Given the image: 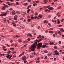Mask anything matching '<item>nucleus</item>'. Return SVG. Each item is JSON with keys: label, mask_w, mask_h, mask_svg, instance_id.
<instances>
[{"label": "nucleus", "mask_w": 64, "mask_h": 64, "mask_svg": "<svg viewBox=\"0 0 64 64\" xmlns=\"http://www.w3.org/2000/svg\"><path fill=\"white\" fill-rule=\"evenodd\" d=\"M50 45H52L54 44V43H53V42H50Z\"/></svg>", "instance_id": "15"}, {"label": "nucleus", "mask_w": 64, "mask_h": 64, "mask_svg": "<svg viewBox=\"0 0 64 64\" xmlns=\"http://www.w3.org/2000/svg\"><path fill=\"white\" fill-rule=\"evenodd\" d=\"M29 36L30 37H32V35L31 34H29Z\"/></svg>", "instance_id": "28"}, {"label": "nucleus", "mask_w": 64, "mask_h": 64, "mask_svg": "<svg viewBox=\"0 0 64 64\" xmlns=\"http://www.w3.org/2000/svg\"><path fill=\"white\" fill-rule=\"evenodd\" d=\"M16 38H18L20 37V36H19L16 35Z\"/></svg>", "instance_id": "22"}, {"label": "nucleus", "mask_w": 64, "mask_h": 64, "mask_svg": "<svg viewBox=\"0 0 64 64\" xmlns=\"http://www.w3.org/2000/svg\"><path fill=\"white\" fill-rule=\"evenodd\" d=\"M8 5H13V4L12 3L9 4L8 3Z\"/></svg>", "instance_id": "18"}, {"label": "nucleus", "mask_w": 64, "mask_h": 64, "mask_svg": "<svg viewBox=\"0 0 64 64\" xmlns=\"http://www.w3.org/2000/svg\"><path fill=\"white\" fill-rule=\"evenodd\" d=\"M38 37H40V38H41V36L40 35L38 36Z\"/></svg>", "instance_id": "43"}, {"label": "nucleus", "mask_w": 64, "mask_h": 64, "mask_svg": "<svg viewBox=\"0 0 64 64\" xmlns=\"http://www.w3.org/2000/svg\"><path fill=\"white\" fill-rule=\"evenodd\" d=\"M48 43L47 42L45 43V45L46 46V45H48Z\"/></svg>", "instance_id": "32"}, {"label": "nucleus", "mask_w": 64, "mask_h": 64, "mask_svg": "<svg viewBox=\"0 0 64 64\" xmlns=\"http://www.w3.org/2000/svg\"><path fill=\"white\" fill-rule=\"evenodd\" d=\"M42 46V43L40 42L38 43L37 47V49H40V47H41Z\"/></svg>", "instance_id": "2"}, {"label": "nucleus", "mask_w": 64, "mask_h": 64, "mask_svg": "<svg viewBox=\"0 0 64 64\" xmlns=\"http://www.w3.org/2000/svg\"><path fill=\"white\" fill-rule=\"evenodd\" d=\"M3 49H4L5 48V47L4 46H3L2 47Z\"/></svg>", "instance_id": "27"}, {"label": "nucleus", "mask_w": 64, "mask_h": 64, "mask_svg": "<svg viewBox=\"0 0 64 64\" xmlns=\"http://www.w3.org/2000/svg\"><path fill=\"white\" fill-rule=\"evenodd\" d=\"M59 44H61V41H60L59 42Z\"/></svg>", "instance_id": "40"}, {"label": "nucleus", "mask_w": 64, "mask_h": 64, "mask_svg": "<svg viewBox=\"0 0 64 64\" xmlns=\"http://www.w3.org/2000/svg\"><path fill=\"white\" fill-rule=\"evenodd\" d=\"M16 5H19V2H16Z\"/></svg>", "instance_id": "21"}, {"label": "nucleus", "mask_w": 64, "mask_h": 64, "mask_svg": "<svg viewBox=\"0 0 64 64\" xmlns=\"http://www.w3.org/2000/svg\"><path fill=\"white\" fill-rule=\"evenodd\" d=\"M23 54H24V52L22 53L21 54H20L19 56V57H21V56H22V55H23Z\"/></svg>", "instance_id": "14"}, {"label": "nucleus", "mask_w": 64, "mask_h": 64, "mask_svg": "<svg viewBox=\"0 0 64 64\" xmlns=\"http://www.w3.org/2000/svg\"><path fill=\"white\" fill-rule=\"evenodd\" d=\"M48 9L50 10H53V8L52 7H50L48 8Z\"/></svg>", "instance_id": "8"}, {"label": "nucleus", "mask_w": 64, "mask_h": 64, "mask_svg": "<svg viewBox=\"0 0 64 64\" xmlns=\"http://www.w3.org/2000/svg\"><path fill=\"white\" fill-rule=\"evenodd\" d=\"M29 35H30L29 34H27V36H28V37H29Z\"/></svg>", "instance_id": "62"}, {"label": "nucleus", "mask_w": 64, "mask_h": 64, "mask_svg": "<svg viewBox=\"0 0 64 64\" xmlns=\"http://www.w3.org/2000/svg\"><path fill=\"white\" fill-rule=\"evenodd\" d=\"M38 17H40V18H42V16H38Z\"/></svg>", "instance_id": "41"}, {"label": "nucleus", "mask_w": 64, "mask_h": 64, "mask_svg": "<svg viewBox=\"0 0 64 64\" xmlns=\"http://www.w3.org/2000/svg\"><path fill=\"white\" fill-rule=\"evenodd\" d=\"M31 21V19H28V22H30Z\"/></svg>", "instance_id": "30"}, {"label": "nucleus", "mask_w": 64, "mask_h": 64, "mask_svg": "<svg viewBox=\"0 0 64 64\" xmlns=\"http://www.w3.org/2000/svg\"><path fill=\"white\" fill-rule=\"evenodd\" d=\"M59 52H57L56 53L54 54V55H59Z\"/></svg>", "instance_id": "12"}, {"label": "nucleus", "mask_w": 64, "mask_h": 64, "mask_svg": "<svg viewBox=\"0 0 64 64\" xmlns=\"http://www.w3.org/2000/svg\"><path fill=\"white\" fill-rule=\"evenodd\" d=\"M22 59L23 61H24V60H26V58L24 57H22Z\"/></svg>", "instance_id": "10"}, {"label": "nucleus", "mask_w": 64, "mask_h": 64, "mask_svg": "<svg viewBox=\"0 0 64 64\" xmlns=\"http://www.w3.org/2000/svg\"><path fill=\"white\" fill-rule=\"evenodd\" d=\"M44 23H47V22H48L47 21L45 20L44 21Z\"/></svg>", "instance_id": "24"}, {"label": "nucleus", "mask_w": 64, "mask_h": 64, "mask_svg": "<svg viewBox=\"0 0 64 64\" xmlns=\"http://www.w3.org/2000/svg\"><path fill=\"white\" fill-rule=\"evenodd\" d=\"M34 19H37V16H35L34 17Z\"/></svg>", "instance_id": "20"}, {"label": "nucleus", "mask_w": 64, "mask_h": 64, "mask_svg": "<svg viewBox=\"0 0 64 64\" xmlns=\"http://www.w3.org/2000/svg\"><path fill=\"white\" fill-rule=\"evenodd\" d=\"M43 40V39L42 38H41V39H40L39 40H36V42H39L40 41H42Z\"/></svg>", "instance_id": "6"}, {"label": "nucleus", "mask_w": 64, "mask_h": 64, "mask_svg": "<svg viewBox=\"0 0 64 64\" xmlns=\"http://www.w3.org/2000/svg\"><path fill=\"white\" fill-rule=\"evenodd\" d=\"M60 13H59V12H58L57 13V15H59Z\"/></svg>", "instance_id": "52"}, {"label": "nucleus", "mask_w": 64, "mask_h": 64, "mask_svg": "<svg viewBox=\"0 0 64 64\" xmlns=\"http://www.w3.org/2000/svg\"><path fill=\"white\" fill-rule=\"evenodd\" d=\"M49 30H51V31L52 30H53V28H50Z\"/></svg>", "instance_id": "29"}, {"label": "nucleus", "mask_w": 64, "mask_h": 64, "mask_svg": "<svg viewBox=\"0 0 64 64\" xmlns=\"http://www.w3.org/2000/svg\"><path fill=\"white\" fill-rule=\"evenodd\" d=\"M14 26V27H16V24H14L13 25Z\"/></svg>", "instance_id": "59"}, {"label": "nucleus", "mask_w": 64, "mask_h": 64, "mask_svg": "<svg viewBox=\"0 0 64 64\" xmlns=\"http://www.w3.org/2000/svg\"><path fill=\"white\" fill-rule=\"evenodd\" d=\"M58 26L59 27H61V26H62V25L60 24Z\"/></svg>", "instance_id": "39"}, {"label": "nucleus", "mask_w": 64, "mask_h": 64, "mask_svg": "<svg viewBox=\"0 0 64 64\" xmlns=\"http://www.w3.org/2000/svg\"><path fill=\"white\" fill-rule=\"evenodd\" d=\"M48 11V10L47 9L46 10H45V12H47V11Z\"/></svg>", "instance_id": "46"}, {"label": "nucleus", "mask_w": 64, "mask_h": 64, "mask_svg": "<svg viewBox=\"0 0 64 64\" xmlns=\"http://www.w3.org/2000/svg\"><path fill=\"white\" fill-rule=\"evenodd\" d=\"M17 19V16L16 15L15 16H14V20H16Z\"/></svg>", "instance_id": "7"}, {"label": "nucleus", "mask_w": 64, "mask_h": 64, "mask_svg": "<svg viewBox=\"0 0 64 64\" xmlns=\"http://www.w3.org/2000/svg\"><path fill=\"white\" fill-rule=\"evenodd\" d=\"M7 13L6 12L4 13H2V14H1L0 15V16L2 17L3 16H6L7 15Z\"/></svg>", "instance_id": "3"}, {"label": "nucleus", "mask_w": 64, "mask_h": 64, "mask_svg": "<svg viewBox=\"0 0 64 64\" xmlns=\"http://www.w3.org/2000/svg\"><path fill=\"white\" fill-rule=\"evenodd\" d=\"M39 2L38 1H36V3H38Z\"/></svg>", "instance_id": "47"}, {"label": "nucleus", "mask_w": 64, "mask_h": 64, "mask_svg": "<svg viewBox=\"0 0 64 64\" xmlns=\"http://www.w3.org/2000/svg\"><path fill=\"white\" fill-rule=\"evenodd\" d=\"M28 42V41H24V43L27 42Z\"/></svg>", "instance_id": "33"}, {"label": "nucleus", "mask_w": 64, "mask_h": 64, "mask_svg": "<svg viewBox=\"0 0 64 64\" xmlns=\"http://www.w3.org/2000/svg\"><path fill=\"white\" fill-rule=\"evenodd\" d=\"M28 2H30L31 1V0H28Z\"/></svg>", "instance_id": "60"}, {"label": "nucleus", "mask_w": 64, "mask_h": 64, "mask_svg": "<svg viewBox=\"0 0 64 64\" xmlns=\"http://www.w3.org/2000/svg\"><path fill=\"white\" fill-rule=\"evenodd\" d=\"M54 48L55 49H57V46H54Z\"/></svg>", "instance_id": "31"}, {"label": "nucleus", "mask_w": 64, "mask_h": 64, "mask_svg": "<svg viewBox=\"0 0 64 64\" xmlns=\"http://www.w3.org/2000/svg\"><path fill=\"white\" fill-rule=\"evenodd\" d=\"M40 59V58H39L38 57L37 59V60H39Z\"/></svg>", "instance_id": "49"}, {"label": "nucleus", "mask_w": 64, "mask_h": 64, "mask_svg": "<svg viewBox=\"0 0 64 64\" xmlns=\"http://www.w3.org/2000/svg\"><path fill=\"white\" fill-rule=\"evenodd\" d=\"M58 9H60V8H61V6H58Z\"/></svg>", "instance_id": "25"}, {"label": "nucleus", "mask_w": 64, "mask_h": 64, "mask_svg": "<svg viewBox=\"0 0 64 64\" xmlns=\"http://www.w3.org/2000/svg\"><path fill=\"white\" fill-rule=\"evenodd\" d=\"M63 21H64V19H62L61 21V22H63Z\"/></svg>", "instance_id": "35"}, {"label": "nucleus", "mask_w": 64, "mask_h": 64, "mask_svg": "<svg viewBox=\"0 0 64 64\" xmlns=\"http://www.w3.org/2000/svg\"><path fill=\"white\" fill-rule=\"evenodd\" d=\"M2 37H3V38H5V37L4 36H1Z\"/></svg>", "instance_id": "57"}, {"label": "nucleus", "mask_w": 64, "mask_h": 64, "mask_svg": "<svg viewBox=\"0 0 64 64\" xmlns=\"http://www.w3.org/2000/svg\"><path fill=\"white\" fill-rule=\"evenodd\" d=\"M16 12L17 13H18V14H21V12H20L19 11H17Z\"/></svg>", "instance_id": "16"}, {"label": "nucleus", "mask_w": 64, "mask_h": 64, "mask_svg": "<svg viewBox=\"0 0 64 64\" xmlns=\"http://www.w3.org/2000/svg\"><path fill=\"white\" fill-rule=\"evenodd\" d=\"M11 52V51H10L9 52H8V53H10Z\"/></svg>", "instance_id": "64"}, {"label": "nucleus", "mask_w": 64, "mask_h": 64, "mask_svg": "<svg viewBox=\"0 0 64 64\" xmlns=\"http://www.w3.org/2000/svg\"><path fill=\"white\" fill-rule=\"evenodd\" d=\"M47 56H46L44 58L45 59H47Z\"/></svg>", "instance_id": "37"}, {"label": "nucleus", "mask_w": 64, "mask_h": 64, "mask_svg": "<svg viewBox=\"0 0 64 64\" xmlns=\"http://www.w3.org/2000/svg\"><path fill=\"white\" fill-rule=\"evenodd\" d=\"M58 24H60V20H59V19L58 20Z\"/></svg>", "instance_id": "13"}, {"label": "nucleus", "mask_w": 64, "mask_h": 64, "mask_svg": "<svg viewBox=\"0 0 64 64\" xmlns=\"http://www.w3.org/2000/svg\"><path fill=\"white\" fill-rule=\"evenodd\" d=\"M30 18L31 19H34V17H32Z\"/></svg>", "instance_id": "36"}, {"label": "nucleus", "mask_w": 64, "mask_h": 64, "mask_svg": "<svg viewBox=\"0 0 64 64\" xmlns=\"http://www.w3.org/2000/svg\"><path fill=\"white\" fill-rule=\"evenodd\" d=\"M54 61H56V60H57V59H56V58H54Z\"/></svg>", "instance_id": "54"}, {"label": "nucleus", "mask_w": 64, "mask_h": 64, "mask_svg": "<svg viewBox=\"0 0 64 64\" xmlns=\"http://www.w3.org/2000/svg\"><path fill=\"white\" fill-rule=\"evenodd\" d=\"M6 45H7V46H8V47H10V46L7 44H6Z\"/></svg>", "instance_id": "34"}, {"label": "nucleus", "mask_w": 64, "mask_h": 64, "mask_svg": "<svg viewBox=\"0 0 64 64\" xmlns=\"http://www.w3.org/2000/svg\"><path fill=\"white\" fill-rule=\"evenodd\" d=\"M43 46L44 47V48H45V47H46V45H45L43 44Z\"/></svg>", "instance_id": "23"}, {"label": "nucleus", "mask_w": 64, "mask_h": 64, "mask_svg": "<svg viewBox=\"0 0 64 64\" xmlns=\"http://www.w3.org/2000/svg\"><path fill=\"white\" fill-rule=\"evenodd\" d=\"M39 62H40V61H37L36 62V63H39Z\"/></svg>", "instance_id": "56"}, {"label": "nucleus", "mask_w": 64, "mask_h": 64, "mask_svg": "<svg viewBox=\"0 0 64 64\" xmlns=\"http://www.w3.org/2000/svg\"><path fill=\"white\" fill-rule=\"evenodd\" d=\"M37 42H34V44L32 45L31 47H30L29 48V50L31 49L32 51H33L36 48V46H37Z\"/></svg>", "instance_id": "1"}, {"label": "nucleus", "mask_w": 64, "mask_h": 64, "mask_svg": "<svg viewBox=\"0 0 64 64\" xmlns=\"http://www.w3.org/2000/svg\"><path fill=\"white\" fill-rule=\"evenodd\" d=\"M12 13L13 15H14L15 14V11L14 10L12 11Z\"/></svg>", "instance_id": "9"}, {"label": "nucleus", "mask_w": 64, "mask_h": 64, "mask_svg": "<svg viewBox=\"0 0 64 64\" xmlns=\"http://www.w3.org/2000/svg\"><path fill=\"white\" fill-rule=\"evenodd\" d=\"M3 50L5 51L7 50L6 49H4Z\"/></svg>", "instance_id": "53"}, {"label": "nucleus", "mask_w": 64, "mask_h": 64, "mask_svg": "<svg viewBox=\"0 0 64 64\" xmlns=\"http://www.w3.org/2000/svg\"><path fill=\"white\" fill-rule=\"evenodd\" d=\"M54 53H56V52H57V50H56L54 51Z\"/></svg>", "instance_id": "50"}, {"label": "nucleus", "mask_w": 64, "mask_h": 64, "mask_svg": "<svg viewBox=\"0 0 64 64\" xmlns=\"http://www.w3.org/2000/svg\"><path fill=\"white\" fill-rule=\"evenodd\" d=\"M4 20L5 22L6 21V19L5 18H4Z\"/></svg>", "instance_id": "63"}, {"label": "nucleus", "mask_w": 64, "mask_h": 64, "mask_svg": "<svg viewBox=\"0 0 64 64\" xmlns=\"http://www.w3.org/2000/svg\"><path fill=\"white\" fill-rule=\"evenodd\" d=\"M49 33H53V31H50L49 32Z\"/></svg>", "instance_id": "19"}, {"label": "nucleus", "mask_w": 64, "mask_h": 64, "mask_svg": "<svg viewBox=\"0 0 64 64\" xmlns=\"http://www.w3.org/2000/svg\"><path fill=\"white\" fill-rule=\"evenodd\" d=\"M8 7V6L7 5L4 6L2 8V9H3V10H5V8H6V7Z\"/></svg>", "instance_id": "5"}, {"label": "nucleus", "mask_w": 64, "mask_h": 64, "mask_svg": "<svg viewBox=\"0 0 64 64\" xmlns=\"http://www.w3.org/2000/svg\"><path fill=\"white\" fill-rule=\"evenodd\" d=\"M16 53V52H14L12 53V54H14V53Z\"/></svg>", "instance_id": "58"}, {"label": "nucleus", "mask_w": 64, "mask_h": 64, "mask_svg": "<svg viewBox=\"0 0 64 64\" xmlns=\"http://www.w3.org/2000/svg\"><path fill=\"white\" fill-rule=\"evenodd\" d=\"M10 42H11V43H12V42H13V40H10Z\"/></svg>", "instance_id": "38"}, {"label": "nucleus", "mask_w": 64, "mask_h": 64, "mask_svg": "<svg viewBox=\"0 0 64 64\" xmlns=\"http://www.w3.org/2000/svg\"><path fill=\"white\" fill-rule=\"evenodd\" d=\"M12 57V55H11L10 56L9 54L8 55V56H6L7 58H8V59H11V57Z\"/></svg>", "instance_id": "4"}, {"label": "nucleus", "mask_w": 64, "mask_h": 64, "mask_svg": "<svg viewBox=\"0 0 64 64\" xmlns=\"http://www.w3.org/2000/svg\"><path fill=\"white\" fill-rule=\"evenodd\" d=\"M48 2V0H44V2L45 3H47Z\"/></svg>", "instance_id": "11"}, {"label": "nucleus", "mask_w": 64, "mask_h": 64, "mask_svg": "<svg viewBox=\"0 0 64 64\" xmlns=\"http://www.w3.org/2000/svg\"><path fill=\"white\" fill-rule=\"evenodd\" d=\"M13 38H16V37L15 36H13Z\"/></svg>", "instance_id": "48"}, {"label": "nucleus", "mask_w": 64, "mask_h": 64, "mask_svg": "<svg viewBox=\"0 0 64 64\" xmlns=\"http://www.w3.org/2000/svg\"><path fill=\"white\" fill-rule=\"evenodd\" d=\"M27 62V61H24V63H26V62Z\"/></svg>", "instance_id": "55"}, {"label": "nucleus", "mask_w": 64, "mask_h": 64, "mask_svg": "<svg viewBox=\"0 0 64 64\" xmlns=\"http://www.w3.org/2000/svg\"><path fill=\"white\" fill-rule=\"evenodd\" d=\"M46 48H49V46H46Z\"/></svg>", "instance_id": "26"}, {"label": "nucleus", "mask_w": 64, "mask_h": 64, "mask_svg": "<svg viewBox=\"0 0 64 64\" xmlns=\"http://www.w3.org/2000/svg\"><path fill=\"white\" fill-rule=\"evenodd\" d=\"M18 42H22V41L21 40H19Z\"/></svg>", "instance_id": "42"}, {"label": "nucleus", "mask_w": 64, "mask_h": 64, "mask_svg": "<svg viewBox=\"0 0 64 64\" xmlns=\"http://www.w3.org/2000/svg\"><path fill=\"white\" fill-rule=\"evenodd\" d=\"M14 49V48H10V50H13V49Z\"/></svg>", "instance_id": "61"}, {"label": "nucleus", "mask_w": 64, "mask_h": 64, "mask_svg": "<svg viewBox=\"0 0 64 64\" xmlns=\"http://www.w3.org/2000/svg\"><path fill=\"white\" fill-rule=\"evenodd\" d=\"M44 53H47V51H45Z\"/></svg>", "instance_id": "51"}, {"label": "nucleus", "mask_w": 64, "mask_h": 64, "mask_svg": "<svg viewBox=\"0 0 64 64\" xmlns=\"http://www.w3.org/2000/svg\"><path fill=\"white\" fill-rule=\"evenodd\" d=\"M13 10V9H12V8H10V9H9V10Z\"/></svg>", "instance_id": "44"}, {"label": "nucleus", "mask_w": 64, "mask_h": 64, "mask_svg": "<svg viewBox=\"0 0 64 64\" xmlns=\"http://www.w3.org/2000/svg\"><path fill=\"white\" fill-rule=\"evenodd\" d=\"M29 11H30V9H29L27 11V13H28L29 12Z\"/></svg>", "instance_id": "17"}, {"label": "nucleus", "mask_w": 64, "mask_h": 64, "mask_svg": "<svg viewBox=\"0 0 64 64\" xmlns=\"http://www.w3.org/2000/svg\"><path fill=\"white\" fill-rule=\"evenodd\" d=\"M28 41H30V38H28Z\"/></svg>", "instance_id": "45"}]
</instances>
